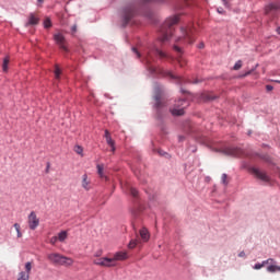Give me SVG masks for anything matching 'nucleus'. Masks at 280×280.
<instances>
[{"mask_svg": "<svg viewBox=\"0 0 280 280\" xmlns=\"http://www.w3.org/2000/svg\"><path fill=\"white\" fill-rule=\"evenodd\" d=\"M131 51L136 54L138 59L142 58V60H145V68L150 75H156V73H159L156 68L152 66V60L155 58H168L167 54L156 48V46H149L142 54L137 49V47H132Z\"/></svg>", "mask_w": 280, "mask_h": 280, "instance_id": "1", "label": "nucleus"}, {"mask_svg": "<svg viewBox=\"0 0 280 280\" xmlns=\"http://www.w3.org/2000/svg\"><path fill=\"white\" fill-rule=\"evenodd\" d=\"M152 0H141L129 3L120 10L121 27H128V24L137 14H148V3Z\"/></svg>", "mask_w": 280, "mask_h": 280, "instance_id": "2", "label": "nucleus"}, {"mask_svg": "<svg viewBox=\"0 0 280 280\" xmlns=\"http://www.w3.org/2000/svg\"><path fill=\"white\" fill-rule=\"evenodd\" d=\"M129 194L132 198L129 211L133 220L132 224L135 229L137 224H141V221L143 220V211H145L148 207L145 206L143 199H141V197L139 196V190H137V188L129 187Z\"/></svg>", "mask_w": 280, "mask_h": 280, "instance_id": "3", "label": "nucleus"}, {"mask_svg": "<svg viewBox=\"0 0 280 280\" xmlns=\"http://www.w3.org/2000/svg\"><path fill=\"white\" fill-rule=\"evenodd\" d=\"M163 95V86H161L159 83H155L154 85V101L155 104L153 106L155 110V118L160 121V126H162L163 132H165V127H163V120L165 119V115H167V105L161 101V97Z\"/></svg>", "mask_w": 280, "mask_h": 280, "instance_id": "4", "label": "nucleus"}, {"mask_svg": "<svg viewBox=\"0 0 280 280\" xmlns=\"http://www.w3.org/2000/svg\"><path fill=\"white\" fill-rule=\"evenodd\" d=\"M228 154L230 156H237V158L246 156L247 159H250V161H253L255 156H258V159H261V161H265V163H272V159L268 154L253 153V152L244 151L240 148L229 149Z\"/></svg>", "mask_w": 280, "mask_h": 280, "instance_id": "5", "label": "nucleus"}, {"mask_svg": "<svg viewBox=\"0 0 280 280\" xmlns=\"http://www.w3.org/2000/svg\"><path fill=\"white\" fill-rule=\"evenodd\" d=\"M179 19L178 16H173L167 19L164 24L162 25L161 28V34H162V43H167V40H170L174 34V31H172V27H174V25H177Z\"/></svg>", "mask_w": 280, "mask_h": 280, "instance_id": "6", "label": "nucleus"}, {"mask_svg": "<svg viewBox=\"0 0 280 280\" xmlns=\"http://www.w3.org/2000/svg\"><path fill=\"white\" fill-rule=\"evenodd\" d=\"M47 259L50 264H54V266H72L73 259L66 257L63 255H60L58 253L48 254Z\"/></svg>", "mask_w": 280, "mask_h": 280, "instance_id": "7", "label": "nucleus"}, {"mask_svg": "<svg viewBox=\"0 0 280 280\" xmlns=\"http://www.w3.org/2000/svg\"><path fill=\"white\" fill-rule=\"evenodd\" d=\"M163 75H165V78H170V80H172V82H175V84H200V82H202L200 79H195L194 81L185 79L180 75H176L174 74L173 71L166 70L163 71Z\"/></svg>", "mask_w": 280, "mask_h": 280, "instance_id": "8", "label": "nucleus"}, {"mask_svg": "<svg viewBox=\"0 0 280 280\" xmlns=\"http://www.w3.org/2000/svg\"><path fill=\"white\" fill-rule=\"evenodd\" d=\"M243 167H245L255 178H258V180H261L262 183H270V177L266 171H261L260 168H257L248 163H244Z\"/></svg>", "mask_w": 280, "mask_h": 280, "instance_id": "9", "label": "nucleus"}, {"mask_svg": "<svg viewBox=\"0 0 280 280\" xmlns=\"http://www.w3.org/2000/svg\"><path fill=\"white\" fill-rule=\"evenodd\" d=\"M175 106H177L178 108L171 109V115H173V117H183V115H185V108L189 106V102L187 101V98H179L176 102Z\"/></svg>", "mask_w": 280, "mask_h": 280, "instance_id": "10", "label": "nucleus"}, {"mask_svg": "<svg viewBox=\"0 0 280 280\" xmlns=\"http://www.w3.org/2000/svg\"><path fill=\"white\" fill-rule=\"evenodd\" d=\"M265 13L267 16H277L280 14V1L271 2L265 7Z\"/></svg>", "mask_w": 280, "mask_h": 280, "instance_id": "11", "label": "nucleus"}, {"mask_svg": "<svg viewBox=\"0 0 280 280\" xmlns=\"http://www.w3.org/2000/svg\"><path fill=\"white\" fill-rule=\"evenodd\" d=\"M180 32H182V37H179V39L183 38V40H185V43H188V45H192V43H194V28L182 26Z\"/></svg>", "mask_w": 280, "mask_h": 280, "instance_id": "12", "label": "nucleus"}, {"mask_svg": "<svg viewBox=\"0 0 280 280\" xmlns=\"http://www.w3.org/2000/svg\"><path fill=\"white\" fill-rule=\"evenodd\" d=\"M95 266H102L103 268H115L117 266V262L113 258L109 257H103L98 260H94Z\"/></svg>", "mask_w": 280, "mask_h": 280, "instance_id": "13", "label": "nucleus"}, {"mask_svg": "<svg viewBox=\"0 0 280 280\" xmlns=\"http://www.w3.org/2000/svg\"><path fill=\"white\" fill-rule=\"evenodd\" d=\"M54 40L56 45H58L59 49H61V51H65L66 54L69 52V48L67 47V45H65L66 43L65 35H62L61 33H56L54 35Z\"/></svg>", "mask_w": 280, "mask_h": 280, "instance_id": "14", "label": "nucleus"}, {"mask_svg": "<svg viewBox=\"0 0 280 280\" xmlns=\"http://www.w3.org/2000/svg\"><path fill=\"white\" fill-rule=\"evenodd\" d=\"M38 224H40V220L36 217V212L32 211L28 215V228L31 231H36Z\"/></svg>", "mask_w": 280, "mask_h": 280, "instance_id": "15", "label": "nucleus"}, {"mask_svg": "<svg viewBox=\"0 0 280 280\" xmlns=\"http://www.w3.org/2000/svg\"><path fill=\"white\" fill-rule=\"evenodd\" d=\"M112 259H114V264H117V261H126V259H128V253L116 252L112 257Z\"/></svg>", "mask_w": 280, "mask_h": 280, "instance_id": "16", "label": "nucleus"}, {"mask_svg": "<svg viewBox=\"0 0 280 280\" xmlns=\"http://www.w3.org/2000/svg\"><path fill=\"white\" fill-rule=\"evenodd\" d=\"M201 98L203 100V102H213L218 100V95H214L211 92H205L201 94Z\"/></svg>", "mask_w": 280, "mask_h": 280, "instance_id": "17", "label": "nucleus"}, {"mask_svg": "<svg viewBox=\"0 0 280 280\" xmlns=\"http://www.w3.org/2000/svg\"><path fill=\"white\" fill-rule=\"evenodd\" d=\"M40 19L36 18L34 13H30L28 21L25 24L26 27H30V25H38Z\"/></svg>", "mask_w": 280, "mask_h": 280, "instance_id": "18", "label": "nucleus"}, {"mask_svg": "<svg viewBox=\"0 0 280 280\" xmlns=\"http://www.w3.org/2000/svg\"><path fill=\"white\" fill-rule=\"evenodd\" d=\"M268 264H275V259L269 258L267 260H262L261 262L255 264L254 270H261V268H264V266H268Z\"/></svg>", "mask_w": 280, "mask_h": 280, "instance_id": "19", "label": "nucleus"}, {"mask_svg": "<svg viewBox=\"0 0 280 280\" xmlns=\"http://www.w3.org/2000/svg\"><path fill=\"white\" fill-rule=\"evenodd\" d=\"M140 237L142 240V242H149L150 241V231H148V229L142 228L140 230Z\"/></svg>", "mask_w": 280, "mask_h": 280, "instance_id": "20", "label": "nucleus"}, {"mask_svg": "<svg viewBox=\"0 0 280 280\" xmlns=\"http://www.w3.org/2000/svg\"><path fill=\"white\" fill-rule=\"evenodd\" d=\"M277 264V261L270 264L268 267H267V272H280V266H277L275 265Z\"/></svg>", "mask_w": 280, "mask_h": 280, "instance_id": "21", "label": "nucleus"}, {"mask_svg": "<svg viewBox=\"0 0 280 280\" xmlns=\"http://www.w3.org/2000/svg\"><path fill=\"white\" fill-rule=\"evenodd\" d=\"M82 187H83V189H85V191H89V189H91L89 187V175H86V174H84L82 176Z\"/></svg>", "mask_w": 280, "mask_h": 280, "instance_id": "22", "label": "nucleus"}, {"mask_svg": "<svg viewBox=\"0 0 280 280\" xmlns=\"http://www.w3.org/2000/svg\"><path fill=\"white\" fill-rule=\"evenodd\" d=\"M67 237H68L67 231H61L58 233L57 240L59 242H65V240H67Z\"/></svg>", "mask_w": 280, "mask_h": 280, "instance_id": "23", "label": "nucleus"}, {"mask_svg": "<svg viewBox=\"0 0 280 280\" xmlns=\"http://www.w3.org/2000/svg\"><path fill=\"white\" fill-rule=\"evenodd\" d=\"M96 170H97L98 176H101V178H104V164H97Z\"/></svg>", "mask_w": 280, "mask_h": 280, "instance_id": "24", "label": "nucleus"}, {"mask_svg": "<svg viewBox=\"0 0 280 280\" xmlns=\"http://www.w3.org/2000/svg\"><path fill=\"white\" fill-rule=\"evenodd\" d=\"M8 65H10V58L5 57L2 63V71H4V73L8 71Z\"/></svg>", "mask_w": 280, "mask_h": 280, "instance_id": "25", "label": "nucleus"}, {"mask_svg": "<svg viewBox=\"0 0 280 280\" xmlns=\"http://www.w3.org/2000/svg\"><path fill=\"white\" fill-rule=\"evenodd\" d=\"M60 75H62V70H60V67H55V80H60Z\"/></svg>", "mask_w": 280, "mask_h": 280, "instance_id": "26", "label": "nucleus"}, {"mask_svg": "<svg viewBox=\"0 0 280 280\" xmlns=\"http://www.w3.org/2000/svg\"><path fill=\"white\" fill-rule=\"evenodd\" d=\"M18 280H30V273H26L25 271H21L19 273Z\"/></svg>", "mask_w": 280, "mask_h": 280, "instance_id": "27", "label": "nucleus"}, {"mask_svg": "<svg viewBox=\"0 0 280 280\" xmlns=\"http://www.w3.org/2000/svg\"><path fill=\"white\" fill-rule=\"evenodd\" d=\"M158 154H159L160 156H164V159H172V155H170V153L165 152V151L162 150V149H159V150H158Z\"/></svg>", "mask_w": 280, "mask_h": 280, "instance_id": "28", "label": "nucleus"}, {"mask_svg": "<svg viewBox=\"0 0 280 280\" xmlns=\"http://www.w3.org/2000/svg\"><path fill=\"white\" fill-rule=\"evenodd\" d=\"M226 178H229V175H226V173H223L222 176H221V183L225 187L229 185V180H226Z\"/></svg>", "mask_w": 280, "mask_h": 280, "instance_id": "29", "label": "nucleus"}, {"mask_svg": "<svg viewBox=\"0 0 280 280\" xmlns=\"http://www.w3.org/2000/svg\"><path fill=\"white\" fill-rule=\"evenodd\" d=\"M13 226H14L16 233H18V237H23V233H21V224L14 223Z\"/></svg>", "mask_w": 280, "mask_h": 280, "instance_id": "30", "label": "nucleus"}, {"mask_svg": "<svg viewBox=\"0 0 280 280\" xmlns=\"http://www.w3.org/2000/svg\"><path fill=\"white\" fill-rule=\"evenodd\" d=\"M174 51H176V54H178V58H180L183 56V48H180L177 45L173 46Z\"/></svg>", "mask_w": 280, "mask_h": 280, "instance_id": "31", "label": "nucleus"}, {"mask_svg": "<svg viewBox=\"0 0 280 280\" xmlns=\"http://www.w3.org/2000/svg\"><path fill=\"white\" fill-rule=\"evenodd\" d=\"M44 27H45V30H49V27H51V20L49 18H47L44 21Z\"/></svg>", "mask_w": 280, "mask_h": 280, "instance_id": "32", "label": "nucleus"}, {"mask_svg": "<svg viewBox=\"0 0 280 280\" xmlns=\"http://www.w3.org/2000/svg\"><path fill=\"white\" fill-rule=\"evenodd\" d=\"M25 270H26V275L30 276V273L32 272V262L31 261L25 264Z\"/></svg>", "mask_w": 280, "mask_h": 280, "instance_id": "33", "label": "nucleus"}, {"mask_svg": "<svg viewBox=\"0 0 280 280\" xmlns=\"http://www.w3.org/2000/svg\"><path fill=\"white\" fill-rule=\"evenodd\" d=\"M233 69L234 71H240L242 69V60L236 61Z\"/></svg>", "mask_w": 280, "mask_h": 280, "instance_id": "34", "label": "nucleus"}, {"mask_svg": "<svg viewBox=\"0 0 280 280\" xmlns=\"http://www.w3.org/2000/svg\"><path fill=\"white\" fill-rule=\"evenodd\" d=\"M258 65H256L255 68H252L250 70H248L247 72H245L242 78H248V75H250V73H253L255 71V69H257Z\"/></svg>", "mask_w": 280, "mask_h": 280, "instance_id": "35", "label": "nucleus"}, {"mask_svg": "<svg viewBox=\"0 0 280 280\" xmlns=\"http://www.w3.org/2000/svg\"><path fill=\"white\" fill-rule=\"evenodd\" d=\"M139 244V241L137 240H131L130 243L128 244V248H135Z\"/></svg>", "mask_w": 280, "mask_h": 280, "instance_id": "36", "label": "nucleus"}, {"mask_svg": "<svg viewBox=\"0 0 280 280\" xmlns=\"http://www.w3.org/2000/svg\"><path fill=\"white\" fill-rule=\"evenodd\" d=\"M74 152H75L77 154H82V152H84V149H82L81 145H75V147H74Z\"/></svg>", "mask_w": 280, "mask_h": 280, "instance_id": "37", "label": "nucleus"}, {"mask_svg": "<svg viewBox=\"0 0 280 280\" xmlns=\"http://www.w3.org/2000/svg\"><path fill=\"white\" fill-rule=\"evenodd\" d=\"M106 143H107V145H115V140H113V137H109V138H107L106 139Z\"/></svg>", "mask_w": 280, "mask_h": 280, "instance_id": "38", "label": "nucleus"}, {"mask_svg": "<svg viewBox=\"0 0 280 280\" xmlns=\"http://www.w3.org/2000/svg\"><path fill=\"white\" fill-rule=\"evenodd\" d=\"M75 32H78V24H73L71 26V34L73 35V34H75Z\"/></svg>", "mask_w": 280, "mask_h": 280, "instance_id": "39", "label": "nucleus"}, {"mask_svg": "<svg viewBox=\"0 0 280 280\" xmlns=\"http://www.w3.org/2000/svg\"><path fill=\"white\" fill-rule=\"evenodd\" d=\"M273 90H275V86H272L270 84L266 85L267 93H270V91H273Z\"/></svg>", "mask_w": 280, "mask_h": 280, "instance_id": "40", "label": "nucleus"}, {"mask_svg": "<svg viewBox=\"0 0 280 280\" xmlns=\"http://www.w3.org/2000/svg\"><path fill=\"white\" fill-rule=\"evenodd\" d=\"M104 137H105V139H109L110 138V131H108V129H105Z\"/></svg>", "mask_w": 280, "mask_h": 280, "instance_id": "41", "label": "nucleus"}, {"mask_svg": "<svg viewBox=\"0 0 280 280\" xmlns=\"http://www.w3.org/2000/svg\"><path fill=\"white\" fill-rule=\"evenodd\" d=\"M58 242V236H52L50 238V244H56Z\"/></svg>", "mask_w": 280, "mask_h": 280, "instance_id": "42", "label": "nucleus"}, {"mask_svg": "<svg viewBox=\"0 0 280 280\" xmlns=\"http://www.w3.org/2000/svg\"><path fill=\"white\" fill-rule=\"evenodd\" d=\"M218 14H226V11H224L222 8L217 9Z\"/></svg>", "mask_w": 280, "mask_h": 280, "instance_id": "43", "label": "nucleus"}, {"mask_svg": "<svg viewBox=\"0 0 280 280\" xmlns=\"http://www.w3.org/2000/svg\"><path fill=\"white\" fill-rule=\"evenodd\" d=\"M51 167V164L47 162L46 164V174H49V168Z\"/></svg>", "mask_w": 280, "mask_h": 280, "instance_id": "44", "label": "nucleus"}, {"mask_svg": "<svg viewBox=\"0 0 280 280\" xmlns=\"http://www.w3.org/2000/svg\"><path fill=\"white\" fill-rule=\"evenodd\" d=\"M238 257H246V252L245 250L240 252Z\"/></svg>", "mask_w": 280, "mask_h": 280, "instance_id": "45", "label": "nucleus"}, {"mask_svg": "<svg viewBox=\"0 0 280 280\" xmlns=\"http://www.w3.org/2000/svg\"><path fill=\"white\" fill-rule=\"evenodd\" d=\"M149 200H150V201L156 200V196H154V195H149Z\"/></svg>", "mask_w": 280, "mask_h": 280, "instance_id": "46", "label": "nucleus"}, {"mask_svg": "<svg viewBox=\"0 0 280 280\" xmlns=\"http://www.w3.org/2000/svg\"><path fill=\"white\" fill-rule=\"evenodd\" d=\"M198 49H205V43H200L199 45H198Z\"/></svg>", "mask_w": 280, "mask_h": 280, "instance_id": "47", "label": "nucleus"}, {"mask_svg": "<svg viewBox=\"0 0 280 280\" xmlns=\"http://www.w3.org/2000/svg\"><path fill=\"white\" fill-rule=\"evenodd\" d=\"M180 93H183V95H185V94H187V93H189V92L182 88V89H180Z\"/></svg>", "mask_w": 280, "mask_h": 280, "instance_id": "48", "label": "nucleus"}, {"mask_svg": "<svg viewBox=\"0 0 280 280\" xmlns=\"http://www.w3.org/2000/svg\"><path fill=\"white\" fill-rule=\"evenodd\" d=\"M109 148H112V149H110V152H113V153H115V150H117V149L115 148V144H114V145H109Z\"/></svg>", "mask_w": 280, "mask_h": 280, "instance_id": "49", "label": "nucleus"}, {"mask_svg": "<svg viewBox=\"0 0 280 280\" xmlns=\"http://www.w3.org/2000/svg\"><path fill=\"white\" fill-rule=\"evenodd\" d=\"M178 141L180 142V141H185V136H179L178 137Z\"/></svg>", "mask_w": 280, "mask_h": 280, "instance_id": "50", "label": "nucleus"}, {"mask_svg": "<svg viewBox=\"0 0 280 280\" xmlns=\"http://www.w3.org/2000/svg\"><path fill=\"white\" fill-rule=\"evenodd\" d=\"M102 255V252H98L95 254V257H100Z\"/></svg>", "mask_w": 280, "mask_h": 280, "instance_id": "51", "label": "nucleus"}, {"mask_svg": "<svg viewBox=\"0 0 280 280\" xmlns=\"http://www.w3.org/2000/svg\"><path fill=\"white\" fill-rule=\"evenodd\" d=\"M37 3H45V0H37Z\"/></svg>", "mask_w": 280, "mask_h": 280, "instance_id": "52", "label": "nucleus"}, {"mask_svg": "<svg viewBox=\"0 0 280 280\" xmlns=\"http://www.w3.org/2000/svg\"><path fill=\"white\" fill-rule=\"evenodd\" d=\"M247 135H248V137H250V136L253 135V131L249 130V131L247 132Z\"/></svg>", "mask_w": 280, "mask_h": 280, "instance_id": "53", "label": "nucleus"}, {"mask_svg": "<svg viewBox=\"0 0 280 280\" xmlns=\"http://www.w3.org/2000/svg\"><path fill=\"white\" fill-rule=\"evenodd\" d=\"M278 34L280 35V26L277 28Z\"/></svg>", "mask_w": 280, "mask_h": 280, "instance_id": "54", "label": "nucleus"}, {"mask_svg": "<svg viewBox=\"0 0 280 280\" xmlns=\"http://www.w3.org/2000/svg\"><path fill=\"white\" fill-rule=\"evenodd\" d=\"M222 2L224 3V5H226V3H228L226 0H222Z\"/></svg>", "mask_w": 280, "mask_h": 280, "instance_id": "55", "label": "nucleus"}, {"mask_svg": "<svg viewBox=\"0 0 280 280\" xmlns=\"http://www.w3.org/2000/svg\"><path fill=\"white\" fill-rule=\"evenodd\" d=\"M278 82V84H280V81H277Z\"/></svg>", "mask_w": 280, "mask_h": 280, "instance_id": "56", "label": "nucleus"}]
</instances>
